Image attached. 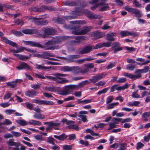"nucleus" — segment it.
<instances>
[{
  "label": "nucleus",
  "mask_w": 150,
  "mask_h": 150,
  "mask_svg": "<svg viewBox=\"0 0 150 150\" xmlns=\"http://www.w3.org/2000/svg\"><path fill=\"white\" fill-rule=\"evenodd\" d=\"M127 80L124 77L120 78L117 81V83H124Z\"/></svg>",
  "instance_id": "63"
},
{
  "label": "nucleus",
  "mask_w": 150,
  "mask_h": 150,
  "mask_svg": "<svg viewBox=\"0 0 150 150\" xmlns=\"http://www.w3.org/2000/svg\"><path fill=\"white\" fill-rule=\"evenodd\" d=\"M38 94V92L33 90L26 91L25 92V95L28 97H33Z\"/></svg>",
  "instance_id": "19"
},
{
  "label": "nucleus",
  "mask_w": 150,
  "mask_h": 150,
  "mask_svg": "<svg viewBox=\"0 0 150 150\" xmlns=\"http://www.w3.org/2000/svg\"><path fill=\"white\" fill-rule=\"evenodd\" d=\"M82 99H78L77 100L78 103V104H86L90 103L91 102V99H86L84 100H81Z\"/></svg>",
  "instance_id": "34"
},
{
  "label": "nucleus",
  "mask_w": 150,
  "mask_h": 150,
  "mask_svg": "<svg viewBox=\"0 0 150 150\" xmlns=\"http://www.w3.org/2000/svg\"><path fill=\"white\" fill-rule=\"evenodd\" d=\"M7 84L8 86H10L12 88H14L16 86V82L14 81L7 83Z\"/></svg>",
  "instance_id": "62"
},
{
  "label": "nucleus",
  "mask_w": 150,
  "mask_h": 150,
  "mask_svg": "<svg viewBox=\"0 0 150 150\" xmlns=\"http://www.w3.org/2000/svg\"><path fill=\"white\" fill-rule=\"evenodd\" d=\"M77 3H78L77 6H80L81 7H85L88 6L87 4L80 1H77Z\"/></svg>",
  "instance_id": "42"
},
{
  "label": "nucleus",
  "mask_w": 150,
  "mask_h": 150,
  "mask_svg": "<svg viewBox=\"0 0 150 150\" xmlns=\"http://www.w3.org/2000/svg\"><path fill=\"white\" fill-rule=\"evenodd\" d=\"M33 116L35 118L38 119H44L45 118V116L41 113L38 114L35 113Z\"/></svg>",
  "instance_id": "39"
},
{
  "label": "nucleus",
  "mask_w": 150,
  "mask_h": 150,
  "mask_svg": "<svg viewBox=\"0 0 150 150\" xmlns=\"http://www.w3.org/2000/svg\"><path fill=\"white\" fill-rule=\"evenodd\" d=\"M13 55L22 61H25V60L28 59H29V57L27 56L23 55L21 54H18L13 53Z\"/></svg>",
  "instance_id": "24"
},
{
  "label": "nucleus",
  "mask_w": 150,
  "mask_h": 150,
  "mask_svg": "<svg viewBox=\"0 0 150 150\" xmlns=\"http://www.w3.org/2000/svg\"><path fill=\"white\" fill-rule=\"evenodd\" d=\"M63 150H71L72 148V145H64L62 146Z\"/></svg>",
  "instance_id": "44"
},
{
  "label": "nucleus",
  "mask_w": 150,
  "mask_h": 150,
  "mask_svg": "<svg viewBox=\"0 0 150 150\" xmlns=\"http://www.w3.org/2000/svg\"><path fill=\"white\" fill-rule=\"evenodd\" d=\"M149 69V67L148 66H145L143 69H137L134 72V74H141L142 73H146L147 72Z\"/></svg>",
  "instance_id": "16"
},
{
  "label": "nucleus",
  "mask_w": 150,
  "mask_h": 150,
  "mask_svg": "<svg viewBox=\"0 0 150 150\" xmlns=\"http://www.w3.org/2000/svg\"><path fill=\"white\" fill-rule=\"evenodd\" d=\"M2 40L6 44L13 46L14 47H18V45L15 42L8 40L6 37H1Z\"/></svg>",
  "instance_id": "14"
},
{
  "label": "nucleus",
  "mask_w": 150,
  "mask_h": 150,
  "mask_svg": "<svg viewBox=\"0 0 150 150\" xmlns=\"http://www.w3.org/2000/svg\"><path fill=\"white\" fill-rule=\"evenodd\" d=\"M120 43L117 42H113L112 45V49L113 50L114 52L116 53L117 51H120L122 50V48L120 47Z\"/></svg>",
  "instance_id": "8"
},
{
  "label": "nucleus",
  "mask_w": 150,
  "mask_h": 150,
  "mask_svg": "<svg viewBox=\"0 0 150 150\" xmlns=\"http://www.w3.org/2000/svg\"><path fill=\"white\" fill-rule=\"evenodd\" d=\"M93 50V46H87L83 48H79L77 50L79 54H87L89 53Z\"/></svg>",
  "instance_id": "5"
},
{
  "label": "nucleus",
  "mask_w": 150,
  "mask_h": 150,
  "mask_svg": "<svg viewBox=\"0 0 150 150\" xmlns=\"http://www.w3.org/2000/svg\"><path fill=\"white\" fill-rule=\"evenodd\" d=\"M8 144L11 146H15L16 147H18L20 146L21 144L19 142H15L13 141V139H10L7 142Z\"/></svg>",
  "instance_id": "31"
},
{
  "label": "nucleus",
  "mask_w": 150,
  "mask_h": 150,
  "mask_svg": "<svg viewBox=\"0 0 150 150\" xmlns=\"http://www.w3.org/2000/svg\"><path fill=\"white\" fill-rule=\"evenodd\" d=\"M83 69H80L78 66L71 67V71H73L76 74H78L79 73H83L82 71Z\"/></svg>",
  "instance_id": "20"
},
{
  "label": "nucleus",
  "mask_w": 150,
  "mask_h": 150,
  "mask_svg": "<svg viewBox=\"0 0 150 150\" xmlns=\"http://www.w3.org/2000/svg\"><path fill=\"white\" fill-rule=\"evenodd\" d=\"M94 66L93 63L86 64L84 65V67L85 68L83 69V70L82 71L84 72V73H87L89 71V69L93 68Z\"/></svg>",
  "instance_id": "18"
},
{
  "label": "nucleus",
  "mask_w": 150,
  "mask_h": 150,
  "mask_svg": "<svg viewBox=\"0 0 150 150\" xmlns=\"http://www.w3.org/2000/svg\"><path fill=\"white\" fill-rule=\"evenodd\" d=\"M123 75L128 78L131 79L133 80H135L137 79L140 78L142 76L141 74H132L127 73H124Z\"/></svg>",
  "instance_id": "12"
},
{
  "label": "nucleus",
  "mask_w": 150,
  "mask_h": 150,
  "mask_svg": "<svg viewBox=\"0 0 150 150\" xmlns=\"http://www.w3.org/2000/svg\"><path fill=\"white\" fill-rule=\"evenodd\" d=\"M89 17L92 19H97L100 18V16L96 14L91 13L89 14Z\"/></svg>",
  "instance_id": "51"
},
{
  "label": "nucleus",
  "mask_w": 150,
  "mask_h": 150,
  "mask_svg": "<svg viewBox=\"0 0 150 150\" xmlns=\"http://www.w3.org/2000/svg\"><path fill=\"white\" fill-rule=\"evenodd\" d=\"M15 111V110H14L9 109L6 110L5 112L7 115H11L14 113Z\"/></svg>",
  "instance_id": "52"
},
{
  "label": "nucleus",
  "mask_w": 150,
  "mask_h": 150,
  "mask_svg": "<svg viewBox=\"0 0 150 150\" xmlns=\"http://www.w3.org/2000/svg\"><path fill=\"white\" fill-rule=\"evenodd\" d=\"M54 40L48 41L45 43L43 46L41 45V47H39L42 48L45 50H54L58 49L59 46L54 45L60 43L64 40L63 37H54Z\"/></svg>",
  "instance_id": "1"
},
{
  "label": "nucleus",
  "mask_w": 150,
  "mask_h": 150,
  "mask_svg": "<svg viewBox=\"0 0 150 150\" xmlns=\"http://www.w3.org/2000/svg\"><path fill=\"white\" fill-rule=\"evenodd\" d=\"M68 128L69 129H74L76 130H79L78 126L75 125H71L68 126Z\"/></svg>",
  "instance_id": "58"
},
{
  "label": "nucleus",
  "mask_w": 150,
  "mask_h": 150,
  "mask_svg": "<svg viewBox=\"0 0 150 150\" xmlns=\"http://www.w3.org/2000/svg\"><path fill=\"white\" fill-rule=\"evenodd\" d=\"M126 144L123 143L119 144V147L120 150H123L126 149Z\"/></svg>",
  "instance_id": "54"
},
{
  "label": "nucleus",
  "mask_w": 150,
  "mask_h": 150,
  "mask_svg": "<svg viewBox=\"0 0 150 150\" xmlns=\"http://www.w3.org/2000/svg\"><path fill=\"white\" fill-rule=\"evenodd\" d=\"M18 123L21 126H25L27 125V123L24 120H19L18 121Z\"/></svg>",
  "instance_id": "60"
},
{
  "label": "nucleus",
  "mask_w": 150,
  "mask_h": 150,
  "mask_svg": "<svg viewBox=\"0 0 150 150\" xmlns=\"http://www.w3.org/2000/svg\"><path fill=\"white\" fill-rule=\"evenodd\" d=\"M43 124L45 125H47L48 126L46 128V130H48L51 129L54 127H58L60 124L58 123L53 122H43Z\"/></svg>",
  "instance_id": "10"
},
{
  "label": "nucleus",
  "mask_w": 150,
  "mask_h": 150,
  "mask_svg": "<svg viewBox=\"0 0 150 150\" xmlns=\"http://www.w3.org/2000/svg\"><path fill=\"white\" fill-rule=\"evenodd\" d=\"M150 117V112H146L144 113L142 115V118H148Z\"/></svg>",
  "instance_id": "57"
},
{
  "label": "nucleus",
  "mask_w": 150,
  "mask_h": 150,
  "mask_svg": "<svg viewBox=\"0 0 150 150\" xmlns=\"http://www.w3.org/2000/svg\"><path fill=\"white\" fill-rule=\"evenodd\" d=\"M67 86H66V87L67 88V89L63 90L60 91V93H59L60 95L63 96H66L71 93V91L69 89V88H68L67 87Z\"/></svg>",
  "instance_id": "29"
},
{
  "label": "nucleus",
  "mask_w": 150,
  "mask_h": 150,
  "mask_svg": "<svg viewBox=\"0 0 150 150\" xmlns=\"http://www.w3.org/2000/svg\"><path fill=\"white\" fill-rule=\"evenodd\" d=\"M53 21L55 23L58 24H63L65 22L64 19L60 18H55L53 19Z\"/></svg>",
  "instance_id": "30"
},
{
  "label": "nucleus",
  "mask_w": 150,
  "mask_h": 150,
  "mask_svg": "<svg viewBox=\"0 0 150 150\" xmlns=\"http://www.w3.org/2000/svg\"><path fill=\"white\" fill-rule=\"evenodd\" d=\"M144 144L141 142H139L137 144L136 149L139 150L144 146Z\"/></svg>",
  "instance_id": "64"
},
{
  "label": "nucleus",
  "mask_w": 150,
  "mask_h": 150,
  "mask_svg": "<svg viewBox=\"0 0 150 150\" xmlns=\"http://www.w3.org/2000/svg\"><path fill=\"white\" fill-rule=\"evenodd\" d=\"M54 75L55 76V78L57 80L62 79V77H66L68 75L66 74L56 73L54 74Z\"/></svg>",
  "instance_id": "32"
},
{
  "label": "nucleus",
  "mask_w": 150,
  "mask_h": 150,
  "mask_svg": "<svg viewBox=\"0 0 150 150\" xmlns=\"http://www.w3.org/2000/svg\"><path fill=\"white\" fill-rule=\"evenodd\" d=\"M90 83V82L88 81L87 80H86L84 81H83L79 83V85H68L67 87L71 89H75L78 88L79 87H82Z\"/></svg>",
  "instance_id": "6"
},
{
  "label": "nucleus",
  "mask_w": 150,
  "mask_h": 150,
  "mask_svg": "<svg viewBox=\"0 0 150 150\" xmlns=\"http://www.w3.org/2000/svg\"><path fill=\"white\" fill-rule=\"evenodd\" d=\"M81 43L80 40H72L70 41V44L71 45H75L76 44H79Z\"/></svg>",
  "instance_id": "56"
},
{
  "label": "nucleus",
  "mask_w": 150,
  "mask_h": 150,
  "mask_svg": "<svg viewBox=\"0 0 150 150\" xmlns=\"http://www.w3.org/2000/svg\"><path fill=\"white\" fill-rule=\"evenodd\" d=\"M43 16V15L40 16L39 18L31 17L29 19V20L31 21V22L37 25L41 26L46 25L49 23L48 21L47 20H40L45 18L42 17Z\"/></svg>",
  "instance_id": "3"
},
{
  "label": "nucleus",
  "mask_w": 150,
  "mask_h": 150,
  "mask_svg": "<svg viewBox=\"0 0 150 150\" xmlns=\"http://www.w3.org/2000/svg\"><path fill=\"white\" fill-rule=\"evenodd\" d=\"M119 103L118 102L110 104L109 105L107 106V108L108 109H112L114 108V106L117 105Z\"/></svg>",
  "instance_id": "49"
},
{
  "label": "nucleus",
  "mask_w": 150,
  "mask_h": 150,
  "mask_svg": "<svg viewBox=\"0 0 150 150\" xmlns=\"http://www.w3.org/2000/svg\"><path fill=\"white\" fill-rule=\"evenodd\" d=\"M60 80H57L56 81V83H57L59 84H63L67 83L68 82V80L65 78H62V79H60Z\"/></svg>",
  "instance_id": "43"
},
{
  "label": "nucleus",
  "mask_w": 150,
  "mask_h": 150,
  "mask_svg": "<svg viewBox=\"0 0 150 150\" xmlns=\"http://www.w3.org/2000/svg\"><path fill=\"white\" fill-rule=\"evenodd\" d=\"M24 42L26 45H30L31 46H35L38 47H41V45L39 43L35 42L25 41Z\"/></svg>",
  "instance_id": "21"
},
{
  "label": "nucleus",
  "mask_w": 150,
  "mask_h": 150,
  "mask_svg": "<svg viewBox=\"0 0 150 150\" xmlns=\"http://www.w3.org/2000/svg\"><path fill=\"white\" fill-rule=\"evenodd\" d=\"M29 123L30 125H33L34 126L36 125H40L42 124L40 122L34 120H30L29 122Z\"/></svg>",
  "instance_id": "37"
},
{
  "label": "nucleus",
  "mask_w": 150,
  "mask_h": 150,
  "mask_svg": "<svg viewBox=\"0 0 150 150\" xmlns=\"http://www.w3.org/2000/svg\"><path fill=\"white\" fill-rule=\"evenodd\" d=\"M64 4L65 5L69 6H75L78 5L77 1H65Z\"/></svg>",
  "instance_id": "26"
},
{
  "label": "nucleus",
  "mask_w": 150,
  "mask_h": 150,
  "mask_svg": "<svg viewBox=\"0 0 150 150\" xmlns=\"http://www.w3.org/2000/svg\"><path fill=\"white\" fill-rule=\"evenodd\" d=\"M42 12H43L46 10L49 11H53L55 10V8L52 6H42Z\"/></svg>",
  "instance_id": "27"
},
{
  "label": "nucleus",
  "mask_w": 150,
  "mask_h": 150,
  "mask_svg": "<svg viewBox=\"0 0 150 150\" xmlns=\"http://www.w3.org/2000/svg\"><path fill=\"white\" fill-rule=\"evenodd\" d=\"M33 102L40 105H53L54 104V103L52 101L46 100H39L37 99H34Z\"/></svg>",
  "instance_id": "9"
},
{
  "label": "nucleus",
  "mask_w": 150,
  "mask_h": 150,
  "mask_svg": "<svg viewBox=\"0 0 150 150\" xmlns=\"http://www.w3.org/2000/svg\"><path fill=\"white\" fill-rule=\"evenodd\" d=\"M19 51H20V52H22L23 50H25L28 52H36V51H34L33 50H31L30 49L25 48L23 47H20L19 48Z\"/></svg>",
  "instance_id": "41"
},
{
  "label": "nucleus",
  "mask_w": 150,
  "mask_h": 150,
  "mask_svg": "<svg viewBox=\"0 0 150 150\" xmlns=\"http://www.w3.org/2000/svg\"><path fill=\"white\" fill-rule=\"evenodd\" d=\"M121 37L129 36V31H122L120 33Z\"/></svg>",
  "instance_id": "46"
},
{
  "label": "nucleus",
  "mask_w": 150,
  "mask_h": 150,
  "mask_svg": "<svg viewBox=\"0 0 150 150\" xmlns=\"http://www.w3.org/2000/svg\"><path fill=\"white\" fill-rule=\"evenodd\" d=\"M86 21H71L70 23L76 24L84 25L86 24Z\"/></svg>",
  "instance_id": "33"
},
{
  "label": "nucleus",
  "mask_w": 150,
  "mask_h": 150,
  "mask_svg": "<svg viewBox=\"0 0 150 150\" xmlns=\"http://www.w3.org/2000/svg\"><path fill=\"white\" fill-rule=\"evenodd\" d=\"M105 76V75L103 73H101L96 76H93L92 78L89 79V80L91 81V82L95 83L98 81L104 78Z\"/></svg>",
  "instance_id": "7"
},
{
  "label": "nucleus",
  "mask_w": 150,
  "mask_h": 150,
  "mask_svg": "<svg viewBox=\"0 0 150 150\" xmlns=\"http://www.w3.org/2000/svg\"><path fill=\"white\" fill-rule=\"evenodd\" d=\"M36 68L38 69H41L42 70H45L47 69H50L51 68V67H44V66H43L42 65H38V64H37L36 65Z\"/></svg>",
  "instance_id": "40"
},
{
  "label": "nucleus",
  "mask_w": 150,
  "mask_h": 150,
  "mask_svg": "<svg viewBox=\"0 0 150 150\" xmlns=\"http://www.w3.org/2000/svg\"><path fill=\"white\" fill-rule=\"evenodd\" d=\"M22 32L24 34H36L38 35V33L39 32L37 29H27L23 30Z\"/></svg>",
  "instance_id": "15"
},
{
  "label": "nucleus",
  "mask_w": 150,
  "mask_h": 150,
  "mask_svg": "<svg viewBox=\"0 0 150 150\" xmlns=\"http://www.w3.org/2000/svg\"><path fill=\"white\" fill-rule=\"evenodd\" d=\"M45 89L48 91L52 92H55L58 90L57 88L55 86L46 87Z\"/></svg>",
  "instance_id": "36"
},
{
  "label": "nucleus",
  "mask_w": 150,
  "mask_h": 150,
  "mask_svg": "<svg viewBox=\"0 0 150 150\" xmlns=\"http://www.w3.org/2000/svg\"><path fill=\"white\" fill-rule=\"evenodd\" d=\"M31 10L32 11L35 12H42V6H41V7L40 8L36 7H33L32 8H31Z\"/></svg>",
  "instance_id": "47"
},
{
  "label": "nucleus",
  "mask_w": 150,
  "mask_h": 150,
  "mask_svg": "<svg viewBox=\"0 0 150 150\" xmlns=\"http://www.w3.org/2000/svg\"><path fill=\"white\" fill-rule=\"evenodd\" d=\"M92 27L91 26H85L83 28L81 32V35H84L90 31Z\"/></svg>",
  "instance_id": "25"
},
{
  "label": "nucleus",
  "mask_w": 150,
  "mask_h": 150,
  "mask_svg": "<svg viewBox=\"0 0 150 150\" xmlns=\"http://www.w3.org/2000/svg\"><path fill=\"white\" fill-rule=\"evenodd\" d=\"M54 137L59 140L61 141H64L67 138V136L65 134H63L62 135L59 136H57L56 135H54Z\"/></svg>",
  "instance_id": "28"
},
{
  "label": "nucleus",
  "mask_w": 150,
  "mask_h": 150,
  "mask_svg": "<svg viewBox=\"0 0 150 150\" xmlns=\"http://www.w3.org/2000/svg\"><path fill=\"white\" fill-rule=\"evenodd\" d=\"M80 56L79 55H71L67 56V62H75V59L80 58Z\"/></svg>",
  "instance_id": "17"
},
{
  "label": "nucleus",
  "mask_w": 150,
  "mask_h": 150,
  "mask_svg": "<svg viewBox=\"0 0 150 150\" xmlns=\"http://www.w3.org/2000/svg\"><path fill=\"white\" fill-rule=\"evenodd\" d=\"M116 34L115 33H112L106 35V39L107 40L110 41H113L115 40V39L114 38Z\"/></svg>",
  "instance_id": "23"
},
{
  "label": "nucleus",
  "mask_w": 150,
  "mask_h": 150,
  "mask_svg": "<svg viewBox=\"0 0 150 150\" xmlns=\"http://www.w3.org/2000/svg\"><path fill=\"white\" fill-rule=\"evenodd\" d=\"M61 70L64 72L71 71V67L65 66L62 67L61 68Z\"/></svg>",
  "instance_id": "38"
},
{
  "label": "nucleus",
  "mask_w": 150,
  "mask_h": 150,
  "mask_svg": "<svg viewBox=\"0 0 150 150\" xmlns=\"http://www.w3.org/2000/svg\"><path fill=\"white\" fill-rule=\"evenodd\" d=\"M124 9L129 12H131L132 14H134V16L137 18L142 17V14L140 13V11L137 9L130 7L129 6H126L124 8Z\"/></svg>",
  "instance_id": "4"
},
{
  "label": "nucleus",
  "mask_w": 150,
  "mask_h": 150,
  "mask_svg": "<svg viewBox=\"0 0 150 150\" xmlns=\"http://www.w3.org/2000/svg\"><path fill=\"white\" fill-rule=\"evenodd\" d=\"M12 33L16 36H21L23 35V34L20 31H17L15 30L12 31Z\"/></svg>",
  "instance_id": "48"
},
{
  "label": "nucleus",
  "mask_w": 150,
  "mask_h": 150,
  "mask_svg": "<svg viewBox=\"0 0 150 150\" xmlns=\"http://www.w3.org/2000/svg\"><path fill=\"white\" fill-rule=\"evenodd\" d=\"M41 30L43 32L44 34L42 35L39 32V33H38V36L43 38H48L50 35H54L56 32L55 30L51 27H46L43 28L41 29Z\"/></svg>",
  "instance_id": "2"
},
{
  "label": "nucleus",
  "mask_w": 150,
  "mask_h": 150,
  "mask_svg": "<svg viewBox=\"0 0 150 150\" xmlns=\"http://www.w3.org/2000/svg\"><path fill=\"white\" fill-rule=\"evenodd\" d=\"M19 66L17 67L16 68L19 70L23 69L31 70V67L27 63L23 62H20Z\"/></svg>",
  "instance_id": "11"
},
{
  "label": "nucleus",
  "mask_w": 150,
  "mask_h": 150,
  "mask_svg": "<svg viewBox=\"0 0 150 150\" xmlns=\"http://www.w3.org/2000/svg\"><path fill=\"white\" fill-rule=\"evenodd\" d=\"M98 5L100 6L99 8V10L101 11H106L107 8H109L108 4H105L103 1H101V2L98 3Z\"/></svg>",
  "instance_id": "13"
},
{
  "label": "nucleus",
  "mask_w": 150,
  "mask_h": 150,
  "mask_svg": "<svg viewBox=\"0 0 150 150\" xmlns=\"http://www.w3.org/2000/svg\"><path fill=\"white\" fill-rule=\"evenodd\" d=\"M102 44L103 47H109L111 46V42H104Z\"/></svg>",
  "instance_id": "53"
},
{
  "label": "nucleus",
  "mask_w": 150,
  "mask_h": 150,
  "mask_svg": "<svg viewBox=\"0 0 150 150\" xmlns=\"http://www.w3.org/2000/svg\"><path fill=\"white\" fill-rule=\"evenodd\" d=\"M136 60L141 62H143L142 63L137 62V64L138 65H144L150 62V60H149L145 61V59H144L140 58H137L136 59Z\"/></svg>",
  "instance_id": "22"
},
{
  "label": "nucleus",
  "mask_w": 150,
  "mask_h": 150,
  "mask_svg": "<svg viewBox=\"0 0 150 150\" xmlns=\"http://www.w3.org/2000/svg\"><path fill=\"white\" fill-rule=\"evenodd\" d=\"M42 54L43 57H44L43 58V59H47L49 58V57H48V56L52 57H54L55 56L53 54L47 52H43Z\"/></svg>",
  "instance_id": "35"
},
{
  "label": "nucleus",
  "mask_w": 150,
  "mask_h": 150,
  "mask_svg": "<svg viewBox=\"0 0 150 150\" xmlns=\"http://www.w3.org/2000/svg\"><path fill=\"white\" fill-rule=\"evenodd\" d=\"M86 132L87 133H90L93 136H98L99 135L98 134L95 133L93 131L90 129H87L86 130Z\"/></svg>",
  "instance_id": "50"
},
{
  "label": "nucleus",
  "mask_w": 150,
  "mask_h": 150,
  "mask_svg": "<svg viewBox=\"0 0 150 150\" xmlns=\"http://www.w3.org/2000/svg\"><path fill=\"white\" fill-rule=\"evenodd\" d=\"M54 140L55 139L52 137V136H51L47 138V141L50 144H52V145H54L55 143L54 141Z\"/></svg>",
  "instance_id": "45"
},
{
  "label": "nucleus",
  "mask_w": 150,
  "mask_h": 150,
  "mask_svg": "<svg viewBox=\"0 0 150 150\" xmlns=\"http://www.w3.org/2000/svg\"><path fill=\"white\" fill-rule=\"evenodd\" d=\"M136 65H128L127 67V69L133 71L136 68Z\"/></svg>",
  "instance_id": "55"
},
{
  "label": "nucleus",
  "mask_w": 150,
  "mask_h": 150,
  "mask_svg": "<svg viewBox=\"0 0 150 150\" xmlns=\"http://www.w3.org/2000/svg\"><path fill=\"white\" fill-rule=\"evenodd\" d=\"M122 120V118H117L114 117L112 120V122L115 124H117L119 122H120Z\"/></svg>",
  "instance_id": "61"
},
{
  "label": "nucleus",
  "mask_w": 150,
  "mask_h": 150,
  "mask_svg": "<svg viewBox=\"0 0 150 150\" xmlns=\"http://www.w3.org/2000/svg\"><path fill=\"white\" fill-rule=\"evenodd\" d=\"M113 100V98L112 96H110L109 97H108L107 98L106 103L108 104L110 103H111L112 101Z\"/></svg>",
  "instance_id": "59"
}]
</instances>
